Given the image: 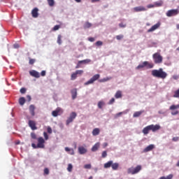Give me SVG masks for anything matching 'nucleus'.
I'll return each mask as SVG.
<instances>
[{"instance_id": "obj_13", "label": "nucleus", "mask_w": 179, "mask_h": 179, "mask_svg": "<svg viewBox=\"0 0 179 179\" xmlns=\"http://www.w3.org/2000/svg\"><path fill=\"white\" fill-rule=\"evenodd\" d=\"M153 149H155V145L150 144L143 150V152L146 153L148 152H150V150H153Z\"/></svg>"}, {"instance_id": "obj_27", "label": "nucleus", "mask_w": 179, "mask_h": 179, "mask_svg": "<svg viewBox=\"0 0 179 179\" xmlns=\"http://www.w3.org/2000/svg\"><path fill=\"white\" fill-rule=\"evenodd\" d=\"M65 150H66V152H69V155H75V152L73 151V149H72V148L66 147Z\"/></svg>"}, {"instance_id": "obj_45", "label": "nucleus", "mask_w": 179, "mask_h": 179, "mask_svg": "<svg viewBox=\"0 0 179 179\" xmlns=\"http://www.w3.org/2000/svg\"><path fill=\"white\" fill-rule=\"evenodd\" d=\"M20 92L22 94H24V93H26V88L24 87L21 88Z\"/></svg>"}, {"instance_id": "obj_28", "label": "nucleus", "mask_w": 179, "mask_h": 179, "mask_svg": "<svg viewBox=\"0 0 179 179\" xmlns=\"http://www.w3.org/2000/svg\"><path fill=\"white\" fill-rule=\"evenodd\" d=\"M24 103H26V99L24 97H20L19 99V103L20 106H24Z\"/></svg>"}, {"instance_id": "obj_6", "label": "nucleus", "mask_w": 179, "mask_h": 179, "mask_svg": "<svg viewBox=\"0 0 179 179\" xmlns=\"http://www.w3.org/2000/svg\"><path fill=\"white\" fill-rule=\"evenodd\" d=\"M99 79H100V74H95L88 81L85 83V85L87 86V85H92V83H94V82H96V80H99Z\"/></svg>"}, {"instance_id": "obj_17", "label": "nucleus", "mask_w": 179, "mask_h": 179, "mask_svg": "<svg viewBox=\"0 0 179 179\" xmlns=\"http://www.w3.org/2000/svg\"><path fill=\"white\" fill-rule=\"evenodd\" d=\"M59 113H61V108H57L55 110H53L52 112V115L53 117H58V114H59Z\"/></svg>"}, {"instance_id": "obj_62", "label": "nucleus", "mask_w": 179, "mask_h": 179, "mask_svg": "<svg viewBox=\"0 0 179 179\" xmlns=\"http://www.w3.org/2000/svg\"><path fill=\"white\" fill-rule=\"evenodd\" d=\"M80 64H82V63H79V61H78V64H77L76 66V69H78V68L80 67Z\"/></svg>"}, {"instance_id": "obj_1", "label": "nucleus", "mask_w": 179, "mask_h": 179, "mask_svg": "<svg viewBox=\"0 0 179 179\" xmlns=\"http://www.w3.org/2000/svg\"><path fill=\"white\" fill-rule=\"evenodd\" d=\"M159 129H160V125L151 124L144 127L142 132L144 135H148L150 131H152V132H156V131H159Z\"/></svg>"}, {"instance_id": "obj_43", "label": "nucleus", "mask_w": 179, "mask_h": 179, "mask_svg": "<svg viewBox=\"0 0 179 179\" xmlns=\"http://www.w3.org/2000/svg\"><path fill=\"white\" fill-rule=\"evenodd\" d=\"M84 169H92V164H85L84 166Z\"/></svg>"}, {"instance_id": "obj_16", "label": "nucleus", "mask_w": 179, "mask_h": 179, "mask_svg": "<svg viewBox=\"0 0 179 179\" xmlns=\"http://www.w3.org/2000/svg\"><path fill=\"white\" fill-rule=\"evenodd\" d=\"M34 110H36V106H34V105H30L29 112L31 115H32V117H34V115H36V113L34 112Z\"/></svg>"}, {"instance_id": "obj_18", "label": "nucleus", "mask_w": 179, "mask_h": 179, "mask_svg": "<svg viewBox=\"0 0 179 179\" xmlns=\"http://www.w3.org/2000/svg\"><path fill=\"white\" fill-rule=\"evenodd\" d=\"M71 96L73 100H75L78 96V90L76 89H73L71 90Z\"/></svg>"}, {"instance_id": "obj_44", "label": "nucleus", "mask_w": 179, "mask_h": 179, "mask_svg": "<svg viewBox=\"0 0 179 179\" xmlns=\"http://www.w3.org/2000/svg\"><path fill=\"white\" fill-rule=\"evenodd\" d=\"M117 40H122L124 38V35H117L116 36Z\"/></svg>"}, {"instance_id": "obj_15", "label": "nucleus", "mask_w": 179, "mask_h": 179, "mask_svg": "<svg viewBox=\"0 0 179 179\" xmlns=\"http://www.w3.org/2000/svg\"><path fill=\"white\" fill-rule=\"evenodd\" d=\"M78 152L80 155H85V153L87 152V150L83 146L78 147Z\"/></svg>"}, {"instance_id": "obj_40", "label": "nucleus", "mask_w": 179, "mask_h": 179, "mask_svg": "<svg viewBox=\"0 0 179 179\" xmlns=\"http://www.w3.org/2000/svg\"><path fill=\"white\" fill-rule=\"evenodd\" d=\"M60 28H61V25H55L52 28V30H53V31H57V30H59Z\"/></svg>"}, {"instance_id": "obj_22", "label": "nucleus", "mask_w": 179, "mask_h": 179, "mask_svg": "<svg viewBox=\"0 0 179 179\" xmlns=\"http://www.w3.org/2000/svg\"><path fill=\"white\" fill-rule=\"evenodd\" d=\"M112 169L115 171V170H118V168L120 167V164L115 162L113 163V162H112Z\"/></svg>"}, {"instance_id": "obj_39", "label": "nucleus", "mask_w": 179, "mask_h": 179, "mask_svg": "<svg viewBox=\"0 0 179 179\" xmlns=\"http://www.w3.org/2000/svg\"><path fill=\"white\" fill-rule=\"evenodd\" d=\"M90 62V59H85L79 61V64H89Z\"/></svg>"}, {"instance_id": "obj_53", "label": "nucleus", "mask_w": 179, "mask_h": 179, "mask_svg": "<svg viewBox=\"0 0 179 179\" xmlns=\"http://www.w3.org/2000/svg\"><path fill=\"white\" fill-rule=\"evenodd\" d=\"M47 131H48V134H52V129H51L50 127H48L47 128Z\"/></svg>"}, {"instance_id": "obj_52", "label": "nucleus", "mask_w": 179, "mask_h": 179, "mask_svg": "<svg viewBox=\"0 0 179 179\" xmlns=\"http://www.w3.org/2000/svg\"><path fill=\"white\" fill-rule=\"evenodd\" d=\"M76 73L77 75H82V73H83V70H77Z\"/></svg>"}, {"instance_id": "obj_37", "label": "nucleus", "mask_w": 179, "mask_h": 179, "mask_svg": "<svg viewBox=\"0 0 179 179\" xmlns=\"http://www.w3.org/2000/svg\"><path fill=\"white\" fill-rule=\"evenodd\" d=\"M47 1L49 6H54V5H55V1H54V0H47Z\"/></svg>"}, {"instance_id": "obj_10", "label": "nucleus", "mask_w": 179, "mask_h": 179, "mask_svg": "<svg viewBox=\"0 0 179 179\" xmlns=\"http://www.w3.org/2000/svg\"><path fill=\"white\" fill-rule=\"evenodd\" d=\"M29 75L33 76V78H36L37 79L40 78V73L36 71V70H32L29 71Z\"/></svg>"}, {"instance_id": "obj_4", "label": "nucleus", "mask_w": 179, "mask_h": 179, "mask_svg": "<svg viewBox=\"0 0 179 179\" xmlns=\"http://www.w3.org/2000/svg\"><path fill=\"white\" fill-rule=\"evenodd\" d=\"M142 170L141 165H137L136 167H131L127 169V173L134 176V174H138Z\"/></svg>"}, {"instance_id": "obj_19", "label": "nucleus", "mask_w": 179, "mask_h": 179, "mask_svg": "<svg viewBox=\"0 0 179 179\" xmlns=\"http://www.w3.org/2000/svg\"><path fill=\"white\" fill-rule=\"evenodd\" d=\"M99 148H100V143H96L94 145L92 148V152H97L99 150Z\"/></svg>"}, {"instance_id": "obj_59", "label": "nucleus", "mask_w": 179, "mask_h": 179, "mask_svg": "<svg viewBox=\"0 0 179 179\" xmlns=\"http://www.w3.org/2000/svg\"><path fill=\"white\" fill-rule=\"evenodd\" d=\"M27 100L28 101H31V96H30V95H27Z\"/></svg>"}, {"instance_id": "obj_5", "label": "nucleus", "mask_w": 179, "mask_h": 179, "mask_svg": "<svg viewBox=\"0 0 179 179\" xmlns=\"http://www.w3.org/2000/svg\"><path fill=\"white\" fill-rule=\"evenodd\" d=\"M152 58L155 64H162V62H163V57L160 55V53L159 52L153 54Z\"/></svg>"}, {"instance_id": "obj_7", "label": "nucleus", "mask_w": 179, "mask_h": 179, "mask_svg": "<svg viewBox=\"0 0 179 179\" xmlns=\"http://www.w3.org/2000/svg\"><path fill=\"white\" fill-rule=\"evenodd\" d=\"M179 13V10L178 9H171L169 10L166 13V15L168 17H171L173 16H177Z\"/></svg>"}, {"instance_id": "obj_61", "label": "nucleus", "mask_w": 179, "mask_h": 179, "mask_svg": "<svg viewBox=\"0 0 179 179\" xmlns=\"http://www.w3.org/2000/svg\"><path fill=\"white\" fill-rule=\"evenodd\" d=\"M41 75V76H45V71H42Z\"/></svg>"}, {"instance_id": "obj_46", "label": "nucleus", "mask_w": 179, "mask_h": 179, "mask_svg": "<svg viewBox=\"0 0 179 179\" xmlns=\"http://www.w3.org/2000/svg\"><path fill=\"white\" fill-rule=\"evenodd\" d=\"M96 45H97L98 47L100 45H103V42L101 41H98L96 42Z\"/></svg>"}, {"instance_id": "obj_57", "label": "nucleus", "mask_w": 179, "mask_h": 179, "mask_svg": "<svg viewBox=\"0 0 179 179\" xmlns=\"http://www.w3.org/2000/svg\"><path fill=\"white\" fill-rule=\"evenodd\" d=\"M177 114H178V110L171 112L172 115H177Z\"/></svg>"}, {"instance_id": "obj_38", "label": "nucleus", "mask_w": 179, "mask_h": 179, "mask_svg": "<svg viewBox=\"0 0 179 179\" xmlns=\"http://www.w3.org/2000/svg\"><path fill=\"white\" fill-rule=\"evenodd\" d=\"M155 65L152 63H149V62H147L146 67L148 68L149 69H152Z\"/></svg>"}, {"instance_id": "obj_21", "label": "nucleus", "mask_w": 179, "mask_h": 179, "mask_svg": "<svg viewBox=\"0 0 179 179\" xmlns=\"http://www.w3.org/2000/svg\"><path fill=\"white\" fill-rule=\"evenodd\" d=\"M113 165V161H108V162L105 163L103 165L104 169H110V167H112Z\"/></svg>"}, {"instance_id": "obj_34", "label": "nucleus", "mask_w": 179, "mask_h": 179, "mask_svg": "<svg viewBox=\"0 0 179 179\" xmlns=\"http://www.w3.org/2000/svg\"><path fill=\"white\" fill-rule=\"evenodd\" d=\"M77 78H78V74L76 73V72H75L71 74V80H75V79H76Z\"/></svg>"}, {"instance_id": "obj_58", "label": "nucleus", "mask_w": 179, "mask_h": 179, "mask_svg": "<svg viewBox=\"0 0 179 179\" xmlns=\"http://www.w3.org/2000/svg\"><path fill=\"white\" fill-rule=\"evenodd\" d=\"M107 80H109L108 78H103L102 80H100L99 82L103 83V82H107Z\"/></svg>"}, {"instance_id": "obj_60", "label": "nucleus", "mask_w": 179, "mask_h": 179, "mask_svg": "<svg viewBox=\"0 0 179 179\" xmlns=\"http://www.w3.org/2000/svg\"><path fill=\"white\" fill-rule=\"evenodd\" d=\"M89 41H90L91 43H93V41H94V38L93 37H90L88 38Z\"/></svg>"}, {"instance_id": "obj_36", "label": "nucleus", "mask_w": 179, "mask_h": 179, "mask_svg": "<svg viewBox=\"0 0 179 179\" xmlns=\"http://www.w3.org/2000/svg\"><path fill=\"white\" fill-rule=\"evenodd\" d=\"M177 108H179V104L178 105H172L170 106L169 110H177Z\"/></svg>"}, {"instance_id": "obj_47", "label": "nucleus", "mask_w": 179, "mask_h": 179, "mask_svg": "<svg viewBox=\"0 0 179 179\" xmlns=\"http://www.w3.org/2000/svg\"><path fill=\"white\" fill-rule=\"evenodd\" d=\"M119 27L122 29H124V27H127V24L122 22L119 24Z\"/></svg>"}, {"instance_id": "obj_49", "label": "nucleus", "mask_w": 179, "mask_h": 179, "mask_svg": "<svg viewBox=\"0 0 179 179\" xmlns=\"http://www.w3.org/2000/svg\"><path fill=\"white\" fill-rule=\"evenodd\" d=\"M43 136L45 141H48V134H47V132H43Z\"/></svg>"}, {"instance_id": "obj_56", "label": "nucleus", "mask_w": 179, "mask_h": 179, "mask_svg": "<svg viewBox=\"0 0 179 179\" xmlns=\"http://www.w3.org/2000/svg\"><path fill=\"white\" fill-rule=\"evenodd\" d=\"M155 4L154 5L153 4H149V5L147 6V8H148V9H150V8H155Z\"/></svg>"}, {"instance_id": "obj_63", "label": "nucleus", "mask_w": 179, "mask_h": 179, "mask_svg": "<svg viewBox=\"0 0 179 179\" xmlns=\"http://www.w3.org/2000/svg\"><path fill=\"white\" fill-rule=\"evenodd\" d=\"M14 48H19V44H14Z\"/></svg>"}, {"instance_id": "obj_11", "label": "nucleus", "mask_w": 179, "mask_h": 179, "mask_svg": "<svg viewBox=\"0 0 179 179\" xmlns=\"http://www.w3.org/2000/svg\"><path fill=\"white\" fill-rule=\"evenodd\" d=\"M28 124L29 127H31V129H32V131H36V129H37V127L36 126V122H34V120H29Z\"/></svg>"}, {"instance_id": "obj_31", "label": "nucleus", "mask_w": 179, "mask_h": 179, "mask_svg": "<svg viewBox=\"0 0 179 179\" xmlns=\"http://www.w3.org/2000/svg\"><path fill=\"white\" fill-rule=\"evenodd\" d=\"M57 44H59V45H61V44H62V36L61 35H58L57 36Z\"/></svg>"}, {"instance_id": "obj_48", "label": "nucleus", "mask_w": 179, "mask_h": 179, "mask_svg": "<svg viewBox=\"0 0 179 179\" xmlns=\"http://www.w3.org/2000/svg\"><path fill=\"white\" fill-rule=\"evenodd\" d=\"M115 101V99L112 98V99L109 101V102L108 103V104L111 105V104H113Z\"/></svg>"}, {"instance_id": "obj_2", "label": "nucleus", "mask_w": 179, "mask_h": 179, "mask_svg": "<svg viewBox=\"0 0 179 179\" xmlns=\"http://www.w3.org/2000/svg\"><path fill=\"white\" fill-rule=\"evenodd\" d=\"M152 75L155 78H159L160 79H166L167 78V73L163 71V69H159V70H152Z\"/></svg>"}, {"instance_id": "obj_51", "label": "nucleus", "mask_w": 179, "mask_h": 179, "mask_svg": "<svg viewBox=\"0 0 179 179\" xmlns=\"http://www.w3.org/2000/svg\"><path fill=\"white\" fill-rule=\"evenodd\" d=\"M172 141H173V142H178V141H179V137H178V136L173 137V138H172Z\"/></svg>"}, {"instance_id": "obj_35", "label": "nucleus", "mask_w": 179, "mask_h": 179, "mask_svg": "<svg viewBox=\"0 0 179 179\" xmlns=\"http://www.w3.org/2000/svg\"><path fill=\"white\" fill-rule=\"evenodd\" d=\"M73 169V166L72 165V164H69L68 167H67V171L71 173V172H72Z\"/></svg>"}, {"instance_id": "obj_26", "label": "nucleus", "mask_w": 179, "mask_h": 179, "mask_svg": "<svg viewBox=\"0 0 179 179\" xmlns=\"http://www.w3.org/2000/svg\"><path fill=\"white\" fill-rule=\"evenodd\" d=\"M92 23L89 22H86L83 25V28L84 29H90V27H92Z\"/></svg>"}, {"instance_id": "obj_24", "label": "nucleus", "mask_w": 179, "mask_h": 179, "mask_svg": "<svg viewBox=\"0 0 179 179\" xmlns=\"http://www.w3.org/2000/svg\"><path fill=\"white\" fill-rule=\"evenodd\" d=\"M154 5L156 8H159L160 6H163V1L162 0H159L158 1H156L154 3Z\"/></svg>"}, {"instance_id": "obj_8", "label": "nucleus", "mask_w": 179, "mask_h": 179, "mask_svg": "<svg viewBox=\"0 0 179 179\" xmlns=\"http://www.w3.org/2000/svg\"><path fill=\"white\" fill-rule=\"evenodd\" d=\"M76 117H78V114H76V112H72L70 114L68 119L66 120V125H69V124H71V122H73V120H75V118H76Z\"/></svg>"}, {"instance_id": "obj_32", "label": "nucleus", "mask_w": 179, "mask_h": 179, "mask_svg": "<svg viewBox=\"0 0 179 179\" xmlns=\"http://www.w3.org/2000/svg\"><path fill=\"white\" fill-rule=\"evenodd\" d=\"M173 174H169L166 177V176H162L159 179H173Z\"/></svg>"}, {"instance_id": "obj_33", "label": "nucleus", "mask_w": 179, "mask_h": 179, "mask_svg": "<svg viewBox=\"0 0 179 179\" xmlns=\"http://www.w3.org/2000/svg\"><path fill=\"white\" fill-rule=\"evenodd\" d=\"M106 103L103 101H100L98 102V108H103V106H104Z\"/></svg>"}, {"instance_id": "obj_29", "label": "nucleus", "mask_w": 179, "mask_h": 179, "mask_svg": "<svg viewBox=\"0 0 179 179\" xmlns=\"http://www.w3.org/2000/svg\"><path fill=\"white\" fill-rule=\"evenodd\" d=\"M115 99H121L122 97V92L121 91H117L115 94Z\"/></svg>"}, {"instance_id": "obj_42", "label": "nucleus", "mask_w": 179, "mask_h": 179, "mask_svg": "<svg viewBox=\"0 0 179 179\" xmlns=\"http://www.w3.org/2000/svg\"><path fill=\"white\" fill-rule=\"evenodd\" d=\"M34 62H36V60L34 59L29 58V65H33Z\"/></svg>"}, {"instance_id": "obj_12", "label": "nucleus", "mask_w": 179, "mask_h": 179, "mask_svg": "<svg viewBox=\"0 0 179 179\" xmlns=\"http://www.w3.org/2000/svg\"><path fill=\"white\" fill-rule=\"evenodd\" d=\"M134 12H145L146 10V8L144 6H140L137 7H134L133 8Z\"/></svg>"}, {"instance_id": "obj_41", "label": "nucleus", "mask_w": 179, "mask_h": 179, "mask_svg": "<svg viewBox=\"0 0 179 179\" xmlns=\"http://www.w3.org/2000/svg\"><path fill=\"white\" fill-rule=\"evenodd\" d=\"M31 139H37V135H36V133L31 132Z\"/></svg>"}, {"instance_id": "obj_30", "label": "nucleus", "mask_w": 179, "mask_h": 179, "mask_svg": "<svg viewBox=\"0 0 179 179\" xmlns=\"http://www.w3.org/2000/svg\"><path fill=\"white\" fill-rule=\"evenodd\" d=\"M143 113V111H137V112H135L134 113V115H133V117H134V118H136V117H140L141 116V115Z\"/></svg>"}, {"instance_id": "obj_20", "label": "nucleus", "mask_w": 179, "mask_h": 179, "mask_svg": "<svg viewBox=\"0 0 179 179\" xmlns=\"http://www.w3.org/2000/svg\"><path fill=\"white\" fill-rule=\"evenodd\" d=\"M146 65H148V62H143L141 64H139L136 69H142L143 68H145L146 66Z\"/></svg>"}, {"instance_id": "obj_14", "label": "nucleus", "mask_w": 179, "mask_h": 179, "mask_svg": "<svg viewBox=\"0 0 179 179\" xmlns=\"http://www.w3.org/2000/svg\"><path fill=\"white\" fill-rule=\"evenodd\" d=\"M31 15L33 17H38V8H34L31 11Z\"/></svg>"}, {"instance_id": "obj_3", "label": "nucleus", "mask_w": 179, "mask_h": 179, "mask_svg": "<svg viewBox=\"0 0 179 179\" xmlns=\"http://www.w3.org/2000/svg\"><path fill=\"white\" fill-rule=\"evenodd\" d=\"M45 143V141L43 137H39L38 138V144L36 145V143H33L31 144V146L34 149H44L45 148V145H44Z\"/></svg>"}, {"instance_id": "obj_55", "label": "nucleus", "mask_w": 179, "mask_h": 179, "mask_svg": "<svg viewBox=\"0 0 179 179\" xmlns=\"http://www.w3.org/2000/svg\"><path fill=\"white\" fill-rule=\"evenodd\" d=\"M120 115H122V112H120V113H117L115 115V118H118V117H120Z\"/></svg>"}, {"instance_id": "obj_64", "label": "nucleus", "mask_w": 179, "mask_h": 179, "mask_svg": "<svg viewBox=\"0 0 179 179\" xmlns=\"http://www.w3.org/2000/svg\"><path fill=\"white\" fill-rule=\"evenodd\" d=\"M173 79H175L176 80H177V79H178V76H173Z\"/></svg>"}, {"instance_id": "obj_54", "label": "nucleus", "mask_w": 179, "mask_h": 179, "mask_svg": "<svg viewBox=\"0 0 179 179\" xmlns=\"http://www.w3.org/2000/svg\"><path fill=\"white\" fill-rule=\"evenodd\" d=\"M102 157L104 159L105 157H107V151H103L102 152Z\"/></svg>"}, {"instance_id": "obj_25", "label": "nucleus", "mask_w": 179, "mask_h": 179, "mask_svg": "<svg viewBox=\"0 0 179 179\" xmlns=\"http://www.w3.org/2000/svg\"><path fill=\"white\" fill-rule=\"evenodd\" d=\"M173 97L179 99V88L173 92Z\"/></svg>"}, {"instance_id": "obj_9", "label": "nucleus", "mask_w": 179, "mask_h": 179, "mask_svg": "<svg viewBox=\"0 0 179 179\" xmlns=\"http://www.w3.org/2000/svg\"><path fill=\"white\" fill-rule=\"evenodd\" d=\"M161 24L162 23H160V22H158L157 24H154L152 27H150L148 30V33H152V31H155V30H157V29L160 27Z\"/></svg>"}, {"instance_id": "obj_50", "label": "nucleus", "mask_w": 179, "mask_h": 179, "mask_svg": "<svg viewBox=\"0 0 179 179\" xmlns=\"http://www.w3.org/2000/svg\"><path fill=\"white\" fill-rule=\"evenodd\" d=\"M44 174H45L46 176H48V174H50V170H48V168H45L44 169Z\"/></svg>"}, {"instance_id": "obj_23", "label": "nucleus", "mask_w": 179, "mask_h": 179, "mask_svg": "<svg viewBox=\"0 0 179 179\" xmlns=\"http://www.w3.org/2000/svg\"><path fill=\"white\" fill-rule=\"evenodd\" d=\"M100 134V129L99 128H95L93 129L92 131V135L94 136H97V135H99Z\"/></svg>"}]
</instances>
